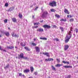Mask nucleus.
<instances>
[{
    "mask_svg": "<svg viewBox=\"0 0 78 78\" xmlns=\"http://www.w3.org/2000/svg\"><path fill=\"white\" fill-rule=\"evenodd\" d=\"M73 27H71L70 28V31H69V33H68V35H66V38L67 39H66L65 40V42L67 43L69 41V39L71 38L72 37V31H73Z\"/></svg>",
    "mask_w": 78,
    "mask_h": 78,
    "instance_id": "f257e3e1",
    "label": "nucleus"
},
{
    "mask_svg": "<svg viewBox=\"0 0 78 78\" xmlns=\"http://www.w3.org/2000/svg\"><path fill=\"white\" fill-rule=\"evenodd\" d=\"M47 14H48V12H47V11L44 12L41 16V17L42 18H45L47 17Z\"/></svg>",
    "mask_w": 78,
    "mask_h": 78,
    "instance_id": "f03ea898",
    "label": "nucleus"
},
{
    "mask_svg": "<svg viewBox=\"0 0 78 78\" xmlns=\"http://www.w3.org/2000/svg\"><path fill=\"white\" fill-rule=\"evenodd\" d=\"M50 6L53 7V6H56V2L55 1H53L49 3Z\"/></svg>",
    "mask_w": 78,
    "mask_h": 78,
    "instance_id": "7ed1b4c3",
    "label": "nucleus"
},
{
    "mask_svg": "<svg viewBox=\"0 0 78 78\" xmlns=\"http://www.w3.org/2000/svg\"><path fill=\"white\" fill-rule=\"evenodd\" d=\"M43 27L44 28H46L48 29V28H51V26L48 25H45L43 26Z\"/></svg>",
    "mask_w": 78,
    "mask_h": 78,
    "instance_id": "20e7f679",
    "label": "nucleus"
},
{
    "mask_svg": "<svg viewBox=\"0 0 78 78\" xmlns=\"http://www.w3.org/2000/svg\"><path fill=\"white\" fill-rule=\"evenodd\" d=\"M36 51L37 52H40V48L38 47H36L35 48Z\"/></svg>",
    "mask_w": 78,
    "mask_h": 78,
    "instance_id": "39448f33",
    "label": "nucleus"
},
{
    "mask_svg": "<svg viewBox=\"0 0 78 78\" xmlns=\"http://www.w3.org/2000/svg\"><path fill=\"white\" fill-rule=\"evenodd\" d=\"M43 55H46L47 56H48V57H50V55H49V53L48 52H46V53H43Z\"/></svg>",
    "mask_w": 78,
    "mask_h": 78,
    "instance_id": "423d86ee",
    "label": "nucleus"
},
{
    "mask_svg": "<svg viewBox=\"0 0 78 78\" xmlns=\"http://www.w3.org/2000/svg\"><path fill=\"white\" fill-rule=\"evenodd\" d=\"M37 31H39V32H43V31H44V29L40 27L39 30H37Z\"/></svg>",
    "mask_w": 78,
    "mask_h": 78,
    "instance_id": "0eeeda50",
    "label": "nucleus"
},
{
    "mask_svg": "<svg viewBox=\"0 0 78 78\" xmlns=\"http://www.w3.org/2000/svg\"><path fill=\"white\" fill-rule=\"evenodd\" d=\"M69 47V45H66L65 46V48H64V50L65 51H66L68 49V48Z\"/></svg>",
    "mask_w": 78,
    "mask_h": 78,
    "instance_id": "6e6552de",
    "label": "nucleus"
},
{
    "mask_svg": "<svg viewBox=\"0 0 78 78\" xmlns=\"http://www.w3.org/2000/svg\"><path fill=\"white\" fill-rule=\"evenodd\" d=\"M64 12H65V13H66V14L67 13V14H69V13H70L69 12V11L68 10H67V9H65Z\"/></svg>",
    "mask_w": 78,
    "mask_h": 78,
    "instance_id": "1a4fd4ad",
    "label": "nucleus"
},
{
    "mask_svg": "<svg viewBox=\"0 0 78 78\" xmlns=\"http://www.w3.org/2000/svg\"><path fill=\"white\" fill-rule=\"evenodd\" d=\"M23 54L21 53L19 55V58H23Z\"/></svg>",
    "mask_w": 78,
    "mask_h": 78,
    "instance_id": "9d476101",
    "label": "nucleus"
},
{
    "mask_svg": "<svg viewBox=\"0 0 78 78\" xmlns=\"http://www.w3.org/2000/svg\"><path fill=\"white\" fill-rule=\"evenodd\" d=\"M20 45L21 46H22V47H25V46H26V43H24L23 44V42H21Z\"/></svg>",
    "mask_w": 78,
    "mask_h": 78,
    "instance_id": "9b49d317",
    "label": "nucleus"
},
{
    "mask_svg": "<svg viewBox=\"0 0 78 78\" xmlns=\"http://www.w3.org/2000/svg\"><path fill=\"white\" fill-rule=\"evenodd\" d=\"M7 48L8 49H10L11 50L12 49V48H14V46H10L7 47Z\"/></svg>",
    "mask_w": 78,
    "mask_h": 78,
    "instance_id": "f8f14e48",
    "label": "nucleus"
},
{
    "mask_svg": "<svg viewBox=\"0 0 78 78\" xmlns=\"http://www.w3.org/2000/svg\"><path fill=\"white\" fill-rule=\"evenodd\" d=\"M12 19L13 22H17V20L15 18H12Z\"/></svg>",
    "mask_w": 78,
    "mask_h": 78,
    "instance_id": "ddd939ff",
    "label": "nucleus"
},
{
    "mask_svg": "<svg viewBox=\"0 0 78 78\" xmlns=\"http://www.w3.org/2000/svg\"><path fill=\"white\" fill-rule=\"evenodd\" d=\"M4 34L6 35V36H7L8 37V36H9V33L8 32H5Z\"/></svg>",
    "mask_w": 78,
    "mask_h": 78,
    "instance_id": "4468645a",
    "label": "nucleus"
},
{
    "mask_svg": "<svg viewBox=\"0 0 78 78\" xmlns=\"http://www.w3.org/2000/svg\"><path fill=\"white\" fill-rule=\"evenodd\" d=\"M24 73H28V72H30V70L27 69L23 71Z\"/></svg>",
    "mask_w": 78,
    "mask_h": 78,
    "instance_id": "2eb2a0df",
    "label": "nucleus"
},
{
    "mask_svg": "<svg viewBox=\"0 0 78 78\" xmlns=\"http://www.w3.org/2000/svg\"><path fill=\"white\" fill-rule=\"evenodd\" d=\"M9 66V64H8L6 65L5 67H4V69H8Z\"/></svg>",
    "mask_w": 78,
    "mask_h": 78,
    "instance_id": "dca6fc26",
    "label": "nucleus"
},
{
    "mask_svg": "<svg viewBox=\"0 0 78 78\" xmlns=\"http://www.w3.org/2000/svg\"><path fill=\"white\" fill-rule=\"evenodd\" d=\"M55 16L57 17V18H60V17H61L60 16L58 15V14H55Z\"/></svg>",
    "mask_w": 78,
    "mask_h": 78,
    "instance_id": "f3484780",
    "label": "nucleus"
},
{
    "mask_svg": "<svg viewBox=\"0 0 78 78\" xmlns=\"http://www.w3.org/2000/svg\"><path fill=\"white\" fill-rule=\"evenodd\" d=\"M34 70V68H33V67L32 66L31 67H30V71L31 72H33Z\"/></svg>",
    "mask_w": 78,
    "mask_h": 78,
    "instance_id": "a211bd4d",
    "label": "nucleus"
},
{
    "mask_svg": "<svg viewBox=\"0 0 78 78\" xmlns=\"http://www.w3.org/2000/svg\"><path fill=\"white\" fill-rule=\"evenodd\" d=\"M62 64H57L56 65V67H61V66H62Z\"/></svg>",
    "mask_w": 78,
    "mask_h": 78,
    "instance_id": "6ab92c4d",
    "label": "nucleus"
},
{
    "mask_svg": "<svg viewBox=\"0 0 78 78\" xmlns=\"http://www.w3.org/2000/svg\"><path fill=\"white\" fill-rule=\"evenodd\" d=\"M24 49L25 50H27V51H29L30 50V49H29V48L27 47H24Z\"/></svg>",
    "mask_w": 78,
    "mask_h": 78,
    "instance_id": "aec40b11",
    "label": "nucleus"
},
{
    "mask_svg": "<svg viewBox=\"0 0 78 78\" xmlns=\"http://www.w3.org/2000/svg\"><path fill=\"white\" fill-rule=\"evenodd\" d=\"M19 17L20 18V19H22V15L20 13H19Z\"/></svg>",
    "mask_w": 78,
    "mask_h": 78,
    "instance_id": "412c9836",
    "label": "nucleus"
},
{
    "mask_svg": "<svg viewBox=\"0 0 78 78\" xmlns=\"http://www.w3.org/2000/svg\"><path fill=\"white\" fill-rule=\"evenodd\" d=\"M32 45H33V46H36V45H37V44L34 43H31Z\"/></svg>",
    "mask_w": 78,
    "mask_h": 78,
    "instance_id": "4be33fe9",
    "label": "nucleus"
},
{
    "mask_svg": "<svg viewBox=\"0 0 78 78\" xmlns=\"http://www.w3.org/2000/svg\"><path fill=\"white\" fill-rule=\"evenodd\" d=\"M60 29L61 30L62 32H63V31H64V28L62 27H60Z\"/></svg>",
    "mask_w": 78,
    "mask_h": 78,
    "instance_id": "5701e85b",
    "label": "nucleus"
},
{
    "mask_svg": "<svg viewBox=\"0 0 78 78\" xmlns=\"http://www.w3.org/2000/svg\"><path fill=\"white\" fill-rule=\"evenodd\" d=\"M40 39H42L43 40H47V38H42L41 37H40Z\"/></svg>",
    "mask_w": 78,
    "mask_h": 78,
    "instance_id": "b1692460",
    "label": "nucleus"
},
{
    "mask_svg": "<svg viewBox=\"0 0 78 78\" xmlns=\"http://www.w3.org/2000/svg\"><path fill=\"white\" fill-rule=\"evenodd\" d=\"M51 68L52 70H56V69H55V67L53 66H51Z\"/></svg>",
    "mask_w": 78,
    "mask_h": 78,
    "instance_id": "393cba45",
    "label": "nucleus"
},
{
    "mask_svg": "<svg viewBox=\"0 0 78 78\" xmlns=\"http://www.w3.org/2000/svg\"><path fill=\"white\" fill-rule=\"evenodd\" d=\"M23 58L24 59H26L27 60H28L29 59V58H27V57H23Z\"/></svg>",
    "mask_w": 78,
    "mask_h": 78,
    "instance_id": "a878e982",
    "label": "nucleus"
},
{
    "mask_svg": "<svg viewBox=\"0 0 78 78\" xmlns=\"http://www.w3.org/2000/svg\"><path fill=\"white\" fill-rule=\"evenodd\" d=\"M51 12H55V11H56V10L53 9H52L51 10Z\"/></svg>",
    "mask_w": 78,
    "mask_h": 78,
    "instance_id": "bb28decb",
    "label": "nucleus"
},
{
    "mask_svg": "<svg viewBox=\"0 0 78 78\" xmlns=\"http://www.w3.org/2000/svg\"><path fill=\"white\" fill-rule=\"evenodd\" d=\"M71 77V76L70 75H68L67 77H66V78H70Z\"/></svg>",
    "mask_w": 78,
    "mask_h": 78,
    "instance_id": "cd10ccee",
    "label": "nucleus"
},
{
    "mask_svg": "<svg viewBox=\"0 0 78 78\" xmlns=\"http://www.w3.org/2000/svg\"><path fill=\"white\" fill-rule=\"evenodd\" d=\"M57 61V62L58 63H59L60 62V60L58 58L56 59Z\"/></svg>",
    "mask_w": 78,
    "mask_h": 78,
    "instance_id": "c85d7f7f",
    "label": "nucleus"
},
{
    "mask_svg": "<svg viewBox=\"0 0 78 78\" xmlns=\"http://www.w3.org/2000/svg\"><path fill=\"white\" fill-rule=\"evenodd\" d=\"M60 21H64V22H66V20H64V19H62L60 20Z\"/></svg>",
    "mask_w": 78,
    "mask_h": 78,
    "instance_id": "c756f323",
    "label": "nucleus"
},
{
    "mask_svg": "<svg viewBox=\"0 0 78 78\" xmlns=\"http://www.w3.org/2000/svg\"><path fill=\"white\" fill-rule=\"evenodd\" d=\"M74 21V20L73 19H70L69 20L70 22H73Z\"/></svg>",
    "mask_w": 78,
    "mask_h": 78,
    "instance_id": "7c9ffc66",
    "label": "nucleus"
},
{
    "mask_svg": "<svg viewBox=\"0 0 78 78\" xmlns=\"http://www.w3.org/2000/svg\"><path fill=\"white\" fill-rule=\"evenodd\" d=\"M12 11V9H11V7H10L9 8V9L8 11L9 12V11Z\"/></svg>",
    "mask_w": 78,
    "mask_h": 78,
    "instance_id": "2f4dec72",
    "label": "nucleus"
},
{
    "mask_svg": "<svg viewBox=\"0 0 78 78\" xmlns=\"http://www.w3.org/2000/svg\"><path fill=\"white\" fill-rule=\"evenodd\" d=\"M5 23H7L8 22V20L5 19L4 21Z\"/></svg>",
    "mask_w": 78,
    "mask_h": 78,
    "instance_id": "473e14b6",
    "label": "nucleus"
},
{
    "mask_svg": "<svg viewBox=\"0 0 78 78\" xmlns=\"http://www.w3.org/2000/svg\"><path fill=\"white\" fill-rule=\"evenodd\" d=\"M14 36H15V37H19V35H16V34L15 35H14Z\"/></svg>",
    "mask_w": 78,
    "mask_h": 78,
    "instance_id": "72a5a7b5",
    "label": "nucleus"
},
{
    "mask_svg": "<svg viewBox=\"0 0 78 78\" xmlns=\"http://www.w3.org/2000/svg\"><path fill=\"white\" fill-rule=\"evenodd\" d=\"M54 41H55L56 40V41H59V39H58V38H56L55 39H54Z\"/></svg>",
    "mask_w": 78,
    "mask_h": 78,
    "instance_id": "f704fd0d",
    "label": "nucleus"
},
{
    "mask_svg": "<svg viewBox=\"0 0 78 78\" xmlns=\"http://www.w3.org/2000/svg\"><path fill=\"white\" fill-rule=\"evenodd\" d=\"M9 5L8 4V3H6L5 4V6H8Z\"/></svg>",
    "mask_w": 78,
    "mask_h": 78,
    "instance_id": "c9c22d12",
    "label": "nucleus"
},
{
    "mask_svg": "<svg viewBox=\"0 0 78 78\" xmlns=\"http://www.w3.org/2000/svg\"><path fill=\"white\" fill-rule=\"evenodd\" d=\"M14 32H13L12 33L11 35H12L13 37H14Z\"/></svg>",
    "mask_w": 78,
    "mask_h": 78,
    "instance_id": "e433bc0d",
    "label": "nucleus"
},
{
    "mask_svg": "<svg viewBox=\"0 0 78 78\" xmlns=\"http://www.w3.org/2000/svg\"><path fill=\"white\" fill-rule=\"evenodd\" d=\"M19 76H22V74L21 73H19Z\"/></svg>",
    "mask_w": 78,
    "mask_h": 78,
    "instance_id": "4c0bfd02",
    "label": "nucleus"
},
{
    "mask_svg": "<svg viewBox=\"0 0 78 78\" xmlns=\"http://www.w3.org/2000/svg\"><path fill=\"white\" fill-rule=\"evenodd\" d=\"M11 8L12 10V11L13 10H14V9L15 7H12Z\"/></svg>",
    "mask_w": 78,
    "mask_h": 78,
    "instance_id": "58836bf2",
    "label": "nucleus"
},
{
    "mask_svg": "<svg viewBox=\"0 0 78 78\" xmlns=\"http://www.w3.org/2000/svg\"><path fill=\"white\" fill-rule=\"evenodd\" d=\"M62 62L64 64H66L67 63V61L65 62V61H62Z\"/></svg>",
    "mask_w": 78,
    "mask_h": 78,
    "instance_id": "ea45409f",
    "label": "nucleus"
},
{
    "mask_svg": "<svg viewBox=\"0 0 78 78\" xmlns=\"http://www.w3.org/2000/svg\"><path fill=\"white\" fill-rule=\"evenodd\" d=\"M34 74L35 75H37V72H35Z\"/></svg>",
    "mask_w": 78,
    "mask_h": 78,
    "instance_id": "a19ab883",
    "label": "nucleus"
},
{
    "mask_svg": "<svg viewBox=\"0 0 78 78\" xmlns=\"http://www.w3.org/2000/svg\"><path fill=\"white\" fill-rule=\"evenodd\" d=\"M68 68H72V66H68Z\"/></svg>",
    "mask_w": 78,
    "mask_h": 78,
    "instance_id": "79ce46f5",
    "label": "nucleus"
},
{
    "mask_svg": "<svg viewBox=\"0 0 78 78\" xmlns=\"http://www.w3.org/2000/svg\"><path fill=\"white\" fill-rule=\"evenodd\" d=\"M53 28H57V27L55 25L53 26Z\"/></svg>",
    "mask_w": 78,
    "mask_h": 78,
    "instance_id": "37998d69",
    "label": "nucleus"
},
{
    "mask_svg": "<svg viewBox=\"0 0 78 78\" xmlns=\"http://www.w3.org/2000/svg\"><path fill=\"white\" fill-rule=\"evenodd\" d=\"M64 67L66 68H68V66H64Z\"/></svg>",
    "mask_w": 78,
    "mask_h": 78,
    "instance_id": "c03bdc74",
    "label": "nucleus"
},
{
    "mask_svg": "<svg viewBox=\"0 0 78 78\" xmlns=\"http://www.w3.org/2000/svg\"><path fill=\"white\" fill-rule=\"evenodd\" d=\"M78 29H76V33H78Z\"/></svg>",
    "mask_w": 78,
    "mask_h": 78,
    "instance_id": "a18cd8bd",
    "label": "nucleus"
},
{
    "mask_svg": "<svg viewBox=\"0 0 78 78\" xmlns=\"http://www.w3.org/2000/svg\"><path fill=\"white\" fill-rule=\"evenodd\" d=\"M38 8V7H36V8H35V9H34V11H36V10H37V9Z\"/></svg>",
    "mask_w": 78,
    "mask_h": 78,
    "instance_id": "49530a36",
    "label": "nucleus"
},
{
    "mask_svg": "<svg viewBox=\"0 0 78 78\" xmlns=\"http://www.w3.org/2000/svg\"><path fill=\"white\" fill-rule=\"evenodd\" d=\"M45 61H46V62L48 61V59H45Z\"/></svg>",
    "mask_w": 78,
    "mask_h": 78,
    "instance_id": "de8ad7c7",
    "label": "nucleus"
},
{
    "mask_svg": "<svg viewBox=\"0 0 78 78\" xmlns=\"http://www.w3.org/2000/svg\"><path fill=\"white\" fill-rule=\"evenodd\" d=\"M0 50H3V49L2 48L1 46H0Z\"/></svg>",
    "mask_w": 78,
    "mask_h": 78,
    "instance_id": "09e8293b",
    "label": "nucleus"
},
{
    "mask_svg": "<svg viewBox=\"0 0 78 78\" xmlns=\"http://www.w3.org/2000/svg\"><path fill=\"white\" fill-rule=\"evenodd\" d=\"M66 63H67V64H70L69 62H66Z\"/></svg>",
    "mask_w": 78,
    "mask_h": 78,
    "instance_id": "8fccbe9b",
    "label": "nucleus"
},
{
    "mask_svg": "<svg viewBox=\"0 0 78 78\" xmlns=\"http://www.w3.org/2000/svg\"><path fill=\"white\" fill-rule=\"evenodd\" d=\"M48 61H51V58H48Z\"/></svg>",
    "mask_w": 78,
    "mask_h": 78,
    "instance_id": "3c124183",
    "label": "nucleus"
},
{
    "mask_svg": "<svg viewBox=\"0 0 78 78\" xmlns=\"http://www.w3.org/2000/svg\"><path fill=\"white\" fill-rule=\"evenodd\" d=\"M2 50L3 51H5V52H6V51L5 50Z\"/></svg>",
    "mask_w": 78,
    "mask_h": 78,
    "instance_id": "603ef678",
    "label": "nucleus"
},
{
    "mask_svg": "<svg viewBox=\"0 0 78 78\" xmlns=\"http://www.w3.org/2000/svg\"><path fill=\"white\" fill-rule=\"evenodd\" d=\"M37 25V23H34V25Z\"/></svg>",
    "mask_w": 78,
    "mask_h": 78,
    "instance_id": "864d4df0",
    "label": "nucleus"
},
{
    "mask_svg": "<svg viewBox=\"0 0 78 78\" xmlns=\"http://www.w3.org/2000/svg\"><path fill=\"white\" fill-rule=\"evenodd\" d=\"M37 27H38V26H37L35 27L34 28H37Z\"/></svg>",
    "mask_w": 78,
    "mask_h": 78,
    "instance_id": "5fc2aeb1",
    "label": "nucleus"
},
{
    "mask_svg": "<svg viewBox=\"0 0 78 78\" xmlns=\"http://www.w3.org/2000/svg\"><path fill=\"white\" fill-rule=\"evenodd\" d=\"M44 22V21L42 20V21H40V22H41V23H42V22Z\"/></svg>",
    "mask_w": 78,
    "mask_h": 78,
    "instance_id": "6e6d98bb",
    "label": "nucleus"
},
{
    "mask_svg": "<svg viewBox=\"0 0 78 78\" xmlns=\"http://www.w3.org/2000/svg\"><path fill=\"white\" fill-rule=\"evenodd\" d=\"M32 18H33V19H34V16H32Z\"/></svg>",
    "mask_w": 78,
    "mask_h": 78,
    "instance_id": "4d7b16f0",
    "label": "nucleus"
},
{
    "mask_svg": "<svg viewBox=\"0 0 78 78\" xmlns=\"http://www.w3.org/2000/svg\"><path fill=\"white\" fill-rule=\"evenodd\" d=\"M67 17H68V18L69 17V15H67Z\"/></svg>",
    "mask_w": 78,
    "mask_h": 78,
    "instance_id": "13d9d810",
    "label": "nucleus"
},
{
    "mask_svg": "<svg viewBox=\"0 0 78 78\" xmlns=\"http://www.w3.org/2000/svg\"><path fill=\"white\" fill-rule=\"evenodd\" d=\"M51 60L52 61H53V58H51Z\"/></svg>",
    "mask_w": 78,
    "mask_h": 78,
    "instance_id": "bf43d9fd",
    "label": "nucleus"
},
{
    "mask_svg": "<svg viewBox=\"0 0 78 78\" xmlns=\"http://www.w3.org/2000/svg\"><path fill=\"white\" fill-rule=\"evenodd\" d=\"M39 24V23H37V25Z\"/></svg>",
    "mask_w": 78,
    "mask_h": 78,
    "instance_id": "052dcab7",
    "label": "nucleus"
},
{
    "mask_svg": "<svg viewBox=\"0 0 78 78\" xmlns=\"http://www.w3.org/2000/svg\"><path fill=\"white\" fill-rule=\"evenodd\" d=\"M34 41H36V39L34 38Z\"/></svg>",
    "mask_w": 78,
    "mask_h": 78,
    "instance_id": "680f3d73",
    "label": "nucleus"
},
{
    "mask_svg": "<svg viewBox=\"0 0 78 78\" xmlns=\"http://www.w3.org/2000/svg\"><path fill=\"white\" fill-rule=\"evenodd\" d=\"M22 76L24 77V76H24V75L23 74V75H22Z\"/></svg>",
    "mask_w": 78,
    "mask_h": 78,
    "instance_id": "e2e57ef3",
    "label": "nucleus"
},
{
    "mask_svg": "<svg viewBox=\"0 0 78 78\" xmlns=\"http://www.w3.org/2000/svg\"><path fill=\"white\" fill-rule=\"evenodd\" d=\"M15 48H17V47H15Z\"/></svg>",
    "mask_w": 78,
    "mask_h": 78,
    "instance_id": "0e129e2a",
    "label": "nucleus"
},
{
    "mask_svg": "<svg viewBox=\"0 0 78 78\" xmlns=\"http://www.w3.org/2000/svg\"><path fill=\"white\" fill-rule=\"evenodd\" d=\"M2 37V36L0 35V37Z\"/></svg>",
    "mask_w": 78,
    "mask_h": 78,
    "instance_id": "69168bd1",
    "label": "nucleus"
},
{
    "mask_svg": "<svg viewBox=\"0 0 78 78\" xmlns=\"http://www.w3.org/2000/svg\"><path fill=\"white\" fill-rule=\"evenodd\" d=\"M18 44H19V42H18Z\"/></svg>",
    "mask_w": 78,
    "mask_h": 78,
    "instance_id": "338daca9",
    "label": "nucleus"
},
{
    "mask_svg": "<svg viewBox=\"0 0 78 78\" xmlns=\"http://www.w3.org/2000/svg\"><path fill=\"white\" fill-rule=\"evenodd\" d=\"M49 78H51V77H49Z\"/></svg>",
    "mask_w": 78,
    "mask_h": 78,
    "instance_id": "774afa93",
    "label": "nucleus"
}]
</instances>
